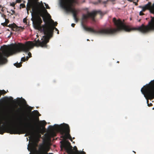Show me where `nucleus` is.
Segmentation results:
<instances>
[{"instance_id":"ea45409f","label":"nucleus","mask_w":154,"mask_h":154,"mask_svg":"<svg viewBox=\"0 0 154 154\" xmlns=\"http://www.w3.org/2000/svg\"><path fill=\"white\" fill-rule=\"evenodd\" d=\"M54 145V147H55L56 146V145Z\"/></svg>"},{"instance_id":"8fccbe9b","label":"nucleus","mask_w":154,"mask_h":154,"mask_svg":"<svg viewBox=\"0 0 154 154\" xmlns=\"http://www.w3.org/2000/svg\"><path fill=\"white\" fill-rule=\"evenodd\" d=\"M138 2V0H137V2Z\"/></svg>"},{"instance_id":"4be33fe9","label":"nucleus","mask_w":154,"mask_h":154,"mask_svg":"<svg viewBox=\"0 0 154 154\" xmlns=\"http://www.w3.org/2000/svg\"><path fill=\"white\" fill-rule=\"evenodd\" d=\"M20 6L21 7L23 8L25 7V5L24 4H21L20 5Z\"/></svg>"},{"instance_id":"a878e982","label":"nucleus","mask_w":154,"mask_h":154,"mask_svg":"<svg viewBox=\"0 0 154 154\" xmlns=\"http://www.w3.org/2000/svg\"><path fill=\"white\" fill-rule=\"evenodd\" d=\"M21 2V0H16L15 3H20Z\"/></svg>"},{"instance_id":"f03ea898","label":"nucleus","mask_w":154,"mask_h":154,"mask_svg":"<svg viewBox=\"0 0 154 154\" xmlns=\"http://www.w3.org/2000/svg\"><path fill=\"white\" fill-rule=\"evenodd\" d=\"M21 117V116H20ZM21 117L17 119V122L20 125L28 126L29 128H22L19 127L12 128H5L3 125L0 126V134H3L5 132L9 133L11 134H21L26 133L25 135L33 137L35 134V129L39 130L40 129V127L37 125V122L39 121V118L36 119H32L30 120L29 122H26V119H21Z\"/></svg>"},{"instance_id":"a18cd8bd","label":"nucleus","mask_w":154,"mask_h":154,"mask_svg":"<svg viewBox=\"0 0 154 154\" xmlns=\"http://www.w3.org/2000/svg\"><path fill=\"white\" fill-rule=\"evenodd\" d=\"M1 5H0V8H1Z\"/></svg>"},{"instance_id":"1a4fd4ad","label":"nucleus","mask_w":154,"mask_h":154,"mask_svg":"<svg viewBox=\"0 0 154 154\" xmlns=\"http://www.w3.org/2000/svg\"><path fill=\"white\" fill-rule=\"evenodd\" d=\"M153 82V80L151 81L148 84L143 86L141 89L142 93L146 100L147 104L149 103V100H151L154 98Z\"/></svg>"},{"instance_id":"79ce46f5","label":"nucleus","mask_w":154,"mask_h":154,"mask_svg":"<svg viewBox=\"0 0 154 154\" xmlns=\"http://www.w3.org/2000/svg\"><path fill=\"white\" fill-rule=\"evenodd\" d=\"M72 143H75V142H72Z\"/></svg>"},{"instance_id":"3c124183","label":"nucleus","mask_w":154,"mask_h":154,"mask_svg":"<svg viewBox=\"0 0 154 154\" xmlns=\"http://www.w3.org/2000/svg\"><path fill=\"white\" fill-rule=\"evenodd\" d=\"M46 12H47V11L46 10Z\"/></svg>"},{"instance_id":"f3484780","label":"nucleus","mask_w":154,"mask_h":154,"mask_svg":"<svg viewBox=\"0 0 154 154\" xmlns=\"http://www.w3.org/2000/svg\"><path fill=\"white\" fill-rule=\"evenodd\" d=\"M29 58V57L27 56L26 58L25 57H23L21 58V61L22 62H25L26 60H27Z\"/></svg>"},{"instance_id":"ddd939ff","label":"nucleus","mask_w":154,"mask_h":154,"mask_svg":"<svg viewBox=\"0 0 154 154\" xmlns=\"http://www.w3.org/2000/svg\"><path fill=\"white\" fill-rule=\"evenodd\" d=\"M48 13V14L49 15V17H50V18H49L50 21H48L51 24H52L53 25H52L53 26H57V22H54V21L51 18V16L50 15V14H48V13Z\"/></svg>"},{"instance_id":"473e14b6","label":"nucleus","mask_w":154,"mask_h":154,"mask_svg":"<svg viewBox=\"0 0 154 154\" xmlns=\"http://www.w3.org/2000/svg\"><path fill=\"white\" fill-rule=\"evenodd\" d=\"M75 23H72L71 24V26L73 27H74L75 26Z\"/></svg>"},{"instance_id":"20e7f679","label":"nucleus","mask_w":154,"mask_h":154,"mask_svg":"<svg viewBox=\"0 0 154 154\" xmlns=\"http://www.w3.org/2000/svg\"><path fill=\"white\" fill-rule=\"evenodd\" d=\"M49 132L45 134L43 142L40 144H51L50 143L51 141V138L56 136L55 131L59 132L63 135V140L60 141V144H71L67 140L68 138L72 142V137L69 134V127L68 124H63L60 125H54L53 126H49Z\"/></svg>"},{"instance_id":"6e6552de","label":"nucleus","mask_w":154,"mask_h":154,"mask_svg":"<svg viewBox=\"0 0 154 154\" xmlns=\"http://www.w3.org/2000/svg\"><path fill=\"white\" fill-rule=\"evenodd\" d=\"M51 145H28L27 149L33 154H54L48 153Z\"/></svg>"},{"instance_id":"423d86ee","label":"nucleus","mask_w":154,"mask_h":154,"mask_svg":"<svg viewBox=\"0 0 154 154\" xmlns=\"http://www.w3.org/2000/svg\"><path fill=\"white\" fill-rule=\"evenodd\" d=\"M50 28L49 29L47 30L45 32L44 35L41 39V41L39 40H37L35 43V45L36 46L39 45L41 47L43 48H47V43L49 42L50 38L52 37L54 29L56 31H58V29L52 26L49 22Z\"/></svg>"},{"instance_id":"f257e3e1","label":"nucleus","mask_w":154,"mask_h":154,"mask_svg":"<svg viewBox=\"0 0 154 154\" xmlns=\"http://www.w3.org/2000/svg\"><path fill=\"white\" fill-rule=\"evenodd\" d=\"M97 14H100L101 16H103L104 14L101 11L99 10L93 11L88 13L87 14L82 15V25L85 30L94 33L102 35H111L122 30L129 32L134 30H137L142 33H145V25L144 24H142L141 26L138 27L131 28L125 24L120 19L116 20L115 18H113V21L117 27L116 29L107 28H102L98 30H96L91 27H86L84 23L87 22L88 18H90L92 21H94L95 17Z\"/></svg>"},{"instance_id":"c03bdc74","label":"nucleus","mask_w":154,"mask_h":154,"mask_svg":"<svg viewBox=\"0 0 154 154\" xmlns=\"http://www.w3.org/2000/svg\"><path fill=\"white\" fill-rule=\"evenodd\" d=\"M32 16H33V14H32Z\"/></svg>"},{"instance_id":"393cba45","label":"nucleus","mask_w":154,"mask_h":154,"mask_svg":"<svg viewBox=\"0 0 154 154\" xmlns=\"http://www.w3.org/2000/svg\"><path fill=\"white\" fill-rule=\"evenodd\" d=\"M45 5L46 6V8L47 9H50V7L48 5V4H45Z\"/></svg>"},{"instance_id":"dca6fc26","label":"nucleus","mask_w":154,"mask_h":154,"mask_svg":"<svg viewBox=\"0 0 154 154\" xmlns=\"http://www.w3.org/2000/svg\"><path fill=\"white\" fill-rule=\"evenodd\" d=\"M41 125L42 127L43 128H45V125L46 124V122L45 121H41Z\"/></svg>"},{"instance_id":"c9c22d12","label":"nucleus","mask_w":154,"mask_h":154,"mask_svg":"<svg viewBox=\"0 0 154 154\" xmlns=\"http://www.w3.org/2000/svg\"><path fill=\"white\" fill-rule=\"evenodd\" d=\"M4 7H2L1 10V11H2V12H4V8H3Z\"/></svg>"},{"instance_id":"c756f323","label":"nucleus","mask_w":154,"mask_h":154,"mask_svg":"<svg viewBox=\"0 0 154 154\" xmlns=\"http://www.w3.org/2000/svg\"><path fill=\"white\" fill-rule=\"evenodd\" d=\"M147 105L148 106H151L153 105L152 104L150 103H148V104H147Z\"/></svg>"},{"instance_id":"f8f14e48","label":"nucleus","mask_w":154,"mask_h":154,"mask_svg":"<svg viewBox=\"0 0 154 154\" xmlns=\"http://www.w3.org/2000/svg\"><path fill=\"white\" fill-rule=\"evenodd\" d=\"M8 27L11 28L12 30L15 31H19L20 29H22L21 26H18L15 23H13V24H9L8 25Z\"/></svg>"},{"instance_id":"f704fd0d","label":"nucleus","mask_w":154,"mask_h":154,"mask_svg":"<svg viewBox=\"0 0 154 154\" xmlns=\"http://www.w3.org/2000/svg\"><path fill=\"white\" fill-rule=\"evenodd\" d=\"M133 3L135 4V5H138V4L137 2H133Z\"/></svg>"},{"instance_id":"9d476101","label":"nucleus","mask_w":154,"mask_h":154,"mask_svg":"<svg viewBox=\"0 0 154 154\" xmlns=\"http://www.w3.org/2000/svg\"><path fill=\"white\" fill-rule=\"evenodd\" d=\"M61 149H64L68 154H86L82 149V151H79L76 146L72 147L71 145H60Z\"/></svg>"},{"instance_id":"b1692460","label":"nucleus","mask_w":154,"mask_h":154,"mask_svg":"<svg viewBox=\"0 0 154 154\" xmlns=\"http://www.w3.org/2000/svg\"><path fill=\"white\" fill-rule=\"evenodd\" d=\"M5 22L7 24H8V23H9V21L8 20V19H6V18L5 19Z\"/></svg>"},{"instance_id":"de8ad7c7","label":"nucleus","mask_w":154,"mask_h":154,"mask_svg":"<svg viewBox=\"0 0 154 154\" xmlns=\"http://www.w3.org/2000/svg\"><path fill=\"white\" fill-rule=\"evenodd\" d=\"M22 113H23V112H22ZM22 114H23V113H22Z\"/></svg>"},{"instance_id":"49530a36","label":"nucleus","mask_w":154,"mask_h":154,"mask_svg":"<svg viewBox=\"0 0 154 154\" xmlns=\"http://www.w3.org/2000/svg\"><path fill=\"white\" fill-rule=\"evenodd\" d=\"M117 63H119V61H117Z\"/></svg>"},{"instance_id":"37998d69","label":"nucleus","mask_w":154,"mask_h":154,"mask_svg":"<svg viewBox=\"0 0 154 154\" xmlns=\"http://www.w3.org/2000/svg\"><path fill=\"white\" fill-rule=\"evenodd\" d=\"M23 100H24V102H26V101L24 99H23Z\"/></svg>"},{"instance_id":"4c0bfd02","label":"nucleus","mask_w":154,"mask_h":154,"mask_svg":"<svg viewBox=\"0 0 154 154\" xmlns=\"http://www.w3.org/2000/svg\"><path fill=\"white\" fill-rule=\"evenodd\" d=\"M128 1L130 2H132L133 1L132 0H128Z\"/></svg>"},{"instance_id":"a211bd4d","label":"nucleus","mask_w":154,"mask_h":154,"mask_svg":"<svg viewBox=\"0 0 154 154\" xmlns=\"http://www.w3.org/2000/svg\"><path fill=\"white\" fill-rule=\"evenodd\" d=\"M108 1H109L108 0H107L106 1H103V2H102V1H100V0H98V1L100 3H101L104 4H106L107 3V2Z\"/></svg>"},{"instance_id":"7c9ffc66","label":"nucleus","mask_w":154,"mask_h":154,"mask_svg":"<svg viewBox=\"0 0 154 154\" xmlns=\"http://www.w3.org/2000/svg\"><path fill=\"white\" fill-rule=\"evenodd\" d=\"M22 111V110L21 108H18V110H17V112H19V111Z\"/></svg>"},{"instance_id":"58836bf2","label":"nucleus","mask_w":154,"mask_h":154,"mask_svg":"<svg viewBox=\"0 0 154 154\" xmlns=\"http://www.w3.org/2000/svg\"><path fill=\"white\" fill-rule=\"evenodd\" d=\"M57 33L58 34H59V31L58 30L57 31Z\"/></svg>"},{"instance_id":"2eb2a0df","label":"nucleus","mask_w":154,"mask_h":154,"mask_svg":"<svg viewBox=\"0 0 154 154\" xmlns=\"http://www.w3.org/2000/svg\"><path fill=\"white\" fill-rule=\"evenodd\" d=\"M22 63L20 62V63H14V65L15 66H16L17 68H19L21 67L22 65Z\"/></svg>"},{"instance_id":"6ab92c4d","label":"nucleus","mask_w":154,"mask_h":154,"mask_svg":"<svg viewBox=\"0 0 154 154\" xmlns=\"http://www.w3.org/2000/svg\"><path fill=\"white\" fill-rule=\"evenodd\" d=\"M31 8V5H29L28 3L27 4V12H28L30 8Z\"/></svg>"},{"instance_id":"5701e85b","label":"nucleus","mask_w":154,"mask_h":154,"mask_svg":"<svg viewBox=\"0 0 154 154\" xmlns=\"http://www.w3.org/2000/svg\"><path fill=\"white\" fill-rule=\"evenodd\" d=\"M16 4V3H15V2H13L12 3H11L10 5H11V6L13 7H14L15 6Z\"/></svg>"},{"instance_id":"c85d7f7f","label":"nucleus","mask_w":154,"mask_h":154,"mask_svg":"<svg viewBox=\"0 0 154 154\" xmlns=\"http://www.w3.org/2000/svg\"><path fill=\"white\" fill-rule=\"evenodd\" d=\"M33 112H35V113L36 115H37L38 114H39V112L37 110H34Z\"/></svg>"},{"instance_id":"aec40b11","label":"nucleus","mask_w":154,"mask_h":154,"mask_svg":"<svg viewBox=\"0 0 154 154\" xmlns=\"http://www.w3.org/2000/svg\"><path fill=\"white\" fill-rule=\"evenodd\" d=\"M0 14H1V17H3L4 19L6 18V15H5L4 14H2V13L0 12Z\"/></svg>"},{"instance_id":"a19ab883","label":"nucleus","mask_w":154,"mask_h":154,"mask_svg":"<svg viewBox=\"0 0 154 154\" xmlns=\"http://www.w3.org/2000/svg\"><path fill=\"white\" fill-rule=\"evenodd\" d=\"M23 112V111H19V112ZM18 112V113H19V112ZM20 113V112H19V113Z\"/></svg>"},{"instance_id":"e433bc0d","label":"nucleus","mask_w":154,"mask_h":154,"mask_svg":"<svg viewBox=\"0 0 154 154\" xmlns=\"http://www.w3.org/2000/svg\"><path fill=\"white\" fill-rule=\"evenodd\" d=\"M28 144L29 145V144H36V143H35V144H32V143H29Z\"/></svg>"},{"instance_id":"09e8293b","label":"nucleus","mask_w":154,"mask_h":154,"mask_svg":"<svg viewBox=\"0 0 154 154\" xmlns=\"http://www.w3.org/2000/svg\"><path fill=\"white\" fill-rule=\"evenodd\" d=\"M74 138H75L74 137L73 138V139H74Z\"/></svg>"},{"instance_id":"72a5a7b5","label":"nucleus","mask_w":154,"mask_h":154,"mask_svg":"<svg viewBox=\"0 0 154 154\" xmlns=\"http://www.w3.org/2000/svg\"><path fill=\"white\" fill-rule=\"evenodd\" d=\"M11 11H12V14H14V13H15V11L14 10H11Z\"/></svg>"},{"instance_id":"cd10ccee","label":"nucleus","mask_w":154,"mask_h":154,"mask_svg":"<svg viewBox=\"0 0 154 154\" xmlns=\"http://www.w3.org/2000/svg\"><path fill=\"white\" fill-rule=\"evenodd\" d=\"M143 11H141L140 12L139 14L140 15L142 16L144 15V14L143 13Z\"/></svg>"},{"instance_id":"9b49d317","label":"nucleus","mask_w":154,"mask_h":154,"mask_svg":"<svg viewBox=\"0 0 154 154\" xmlns=\"http://www.w3.org/2000/svg\"><path fill=\"white\" fill-rule=\"evenodd\" d=\"M146 9L149 10L151 13H154V3L152 5H151V3L150 2H149L144 6L142 7V11L144 12Z\"/></svg>"},{"instance_id":"2f4dec72","label":"nucleus","mask_w":154,"mask_h":154,"mask_svg":"<svg viewBox=\"0 0 154 154\" xmlns=\"http://www.w3.org/2000/svg\"><path fill=\"white\" fill-rule=\"evenodd\" d=\"M23 22L24 23H26V18H24L23 19Z\"/></svg>"},{"instance_id":"0eeeda50","label":"nucleus","mask_w":154,"mask_h":154,"mask_svg":"<svg viewBox=\"0 0 154 154\" xmlns=\"http://www.w3.org/2000/svg\"><path fill=\"white\" fill-rule=\"evenodd\" d=\"M78 3L76 0H60L61 6L67 12H71L72 13L74 18L77 17L78 10L73 9L72 7Z\"/></svg>"},{"instance_id":"39448f33","label":"nucleus","mask_w":154,"mask_h":154,"mask_svg":"<svg viewBox=\"0 0 154 154\" xmlns=\"http://www.w3.org/2000/svg\"><path fill=\"white\" fill-rule=\"evenodd\" d=\"M40 15L43 17V20L45 23V24L42 26H41V24L42 21L40 17L35 15L34 17L32 18L31 20L33 22L35 28L41 32L44 33V34L45 32H46V30H48L49 29V22L47 20L42 14H41Z\"/></svg>"},{"instance_id":"412c9836","label":"nucleus","mask_w":154,"mask_h":154,"mask_svg":"<svg viewBox=\"0 0 154 154\" xmlns=\"http://www.w3.org/2000/svg\"><path fill=\"white\" fill-rule=\"evenodd\" d=\"M1 25L2 26H8L7 25L8 24H7L5 22L4 23H1Z\"/></svg>"},{"instance_id":"bb28decb","label":"nucleus","mask_w":154,"mask_h":154,"mask_svg":"<svg viewBox=\"0 0 154 154\" xmlns=\"http://www.w3.org/2000/svg\"><path fill=\"white\" fill-rule=\"evenodd\" d=\"M74 19L75 20L76 22H77L79 20V19L77 18V17L75 18H74Z\"/></svg>"},{"instance_id":"7ed1b4c3","label":"nucleus","mask_w":154,"mask_h":154,"mask_svg":"<svg viewBox=\"0 0 154 154\" xmlns=\"http://www.w3.org/2000/svg\"><path fill=\"white\" fill-rule=\"evenodd\" d=\"M35 41L34 44L32 42L27 41L25 44L20 43L11 44L10 46H4L1 47L2 53H0V65L4 64L7 63L8 60L5 57H8L11 55L21 51L28 52V55L29 58L31 57L32 54L29 52L30 49L33 48L34 46L37 47L40 46H36L35 45L36 42ZM40 47H41L40 46Z\"/></svg>"},{"instance_id":"4468645a","label":"nucleus","mask_w":154,"mask_h":154,"mask_svg":"<svg viewBox=\"0 0 154 154\" xmlns=\"http://www.w3.org/2000/svg\"><path fill=\"white\" fill-rule=\"evenodd\" d=\"M9 98L7 97H5L0 99V103H3L8 101Z\"/></svg>"}]
</instances>
